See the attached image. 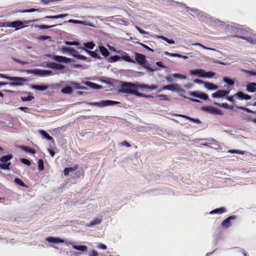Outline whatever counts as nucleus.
I'll return each mask as SVG.
<instances>
[{
	"mask_svg": "<svg viewBox=\"0 0 256 256\" xmlns=\"http://www.w3.org/2000/svg\"><path fill=\"white\" fill-rule=\"evenodd\" d=\"M121 92L123 93L134 94L140 97L150 98V96L145 95L143 93L139 92L137 91L138 88H148L150 90H156L158 86L152 85L149 86L146 84H142L136 82L132 83L130 82H122L120 85Z\"/></svg>",
	"mask_w": 256,
	"mask_h": 256,
	"instance_id": "f257e3e1",
	"label": "nucleus"
},
{
	"mask_svg": "<svg viewBox=\"0 0 256 256\" xmlns=\"http://www.w3.org/2000/svg\"><path fill=\"white\" fill-rule=\"evenodd\" d=\"M0 78L14 81L9 82V85L11 86H21L23 82L27 81L26 79L24 78L10 76L2 74H0Z\"/></svg>",
	"mask_w": 256,
	"mask_h": 256,
	"instance_id": "f03ea898",
	"label": "nucleus"
},
{
	"mask_svg": "<svg viewBox=\"0 0 256 256\" xmlns=\"http://www.w3.org/2000/svg\"><path fill=\"white\" fill-rule=\"evenodd\" d=\"M164 90H172V92H177L180 94L185 92V90L184 89L182 88L180 86L176 84L164 86L162 88H161L158 91L160 92Z\"/></svg>",
	"mask_w": 256,
	"mask_h": 256,
	"instance_id": "7ed1b4c3",
	"label": "nucleus"
},
{
	"mask_svg": "<svg viewBox=\"0 0 256 256\" xmlns=\"http://www.w3.org/2000/svg\"><path fill=\"white\" fill-rule=\"evenodd\" d=\"M26 72L28 74H32L36 75H38L40 76H44L46 75H50L52 74V72L50 70H39V69H35L32 70H28Z\"/></svg>",
	"mask_w": 256,
	"mask_h": 256,
	"instance_id": "20e7f679",
	"label": "nucleus"
},
{
	"mask_svg": "<svg viewBox=\"0 0 256 256\" xmlns=\"http://www.w3.org/2000/svg\"><path fill=\"white\" fill-rule=\"evenodd\" d=\"M202 110L206 111L210 114H214L217 115H222V112L217 108L211 106H204L202 108Z\"/></svg>",
	"mask_w": 256,
	"mask_h": 256,
	"instance_id": "39448f33",
	"label": "nucleus"
},
{
	"mask_svg": "<svg viewBox=\"0 0 256 256\" xmlns=\"http://www.w3.org/2000/svg\"><path fill=\"white\" fill-rule=\"evenodd\" d=\"M6 26L7 27L16 28V30H18L26 26L24 25V22L20 20L6 22Z\"/></svg>",
	"mask_w": 256,
	"mask_h": 256,
	"instance_id": "423d86ee",
	"label": "nucleus"
},
{
	"mask_svg": "<svg viewBox=\"0 0 256 256\" xmlns=\"http://www.w3.org/2000/svg\"><path fill=\"white\" fill-rule=\"evenodd\" d=\"M135 62H136L138 64L142 66L144 65L146 62V56L138 52H135Z\"/></svg>",
	"mask_w": 256,
	"mask_h": 256,
	"instance_id": "0eeeda50",
	"label": "nucleus"
},
{
	"mask_svg": "<svg viewBox=\"0 0 256 256\" xmlns=\"http://www.w3.org/2000/svg\"><path fill=\"white\" fill-rule=\"evenodd\" d=\"M229 91L225 90H218L216 92L212 94L213 98H223L228 94Z\"/></svg>",
	"mask_w": 256,
	"mask_h": 256,
	"instance_id": "6e6552de",
	"label": "nucleus"
},
{
	"mask_svg": "<svg viewBox=\"0 0 256 256\" xmlns=\"http://www.w3.org/2000/svg\"><path fill=\"white\" fill-rule=\"evenodd\" d=\"M236 218V217L234 216H228V218H226L222 222L221 224L222 226L226 228L229 227L231 225L230 220H234Z\"/></svg>",
	"mask_w": 256,
	"mask_h": 256,
	"instance_id": "1a4fd4ad",
	"label": "nucleus"
},
{
	"mask_svg": "<svg viewBox=\"0 0 256 256\" xmlns=\"http://www.w3.org/2000/svg\"><path fill=\"white\" fill-rule=\"evenodd\" d=\"M62 50L64 52H68L74 58H76V56H78V52L75 49L72 48L64 47L62 48Z\"/></svg>",
	"mask_w": 256,
	"mask_h": 256,
	"instance_id": "9d476101",
	"label": "nucleus"
},
{
	"mask_svg": "<svg viewBox=\"0 0 256 256\" xmlns=\"http://www.w3.org/2000/svg\"><path fill=\"white\" fill-rule=\"evenodd\" d=\"M46 240L49 242L54 243H64V240L59 238H54L52 236H48L46 238Z\"/></svg>",
	"mask_w": 256,
	"mask_h": 256,
	"instance_id": "9b49d317",
	"label": "nucleus"
},
{
	"mask_svg": "<svg viewBox=\"0 0 256 256\" xmlns=\"http://www.w3.org/2000/svg\"><path fill=\"white\" fill-rule=\"evenodd\" d=\"M82 50L86 52L88 54L94 58H96L98 59L101 58V57L98 54L96 51H91L90 50L84 47L80 48Z\"/></svg>",
	"mask_w": 256,
	"mask_h": 256,
	"instance_id": "f8f14e48",
	"label": "nucleus"
},
{
	"mask_svg": "<svg viewBox=\"0 0 256 256\" xmlns=\"http://www.w3.org/2000/svg\"><path fill=\"white\" fill-rule=\"evenodd\" d=\"M246 90L250 92H256V83L250 82L246 85Z\"/></svg>",
	"mask_w": 256,
	"mask_h": 256,
	"instance_id": "ddd939ff",
	"label": "nucleus"
},
{
	"mask_svg": "<svg viewBox=\"0 0 256 256\" xmlns=\"http://www.w3.org/2000/svg\"><path fill=\"white\" fill-rule=\"evenodd\" d=\"M234 96H236L241 100H248L251 98V96L248 94H245L242 92H239L236 93Z\"/></svg>",
	"mask_w": 256,
	"mask_h": 256,
	"instance_id": "4468645a",
	"label": "nucleus"
},
{
	"mask_svg": "<svg viewBox=\"0 0 256 256\" xmlns=\"http://www.w3.org/2000/svg\"><path fill=\"white\" fill-rule=\"evenodd\" d=\"M175 116H180V117L185 118L186 120H190L191 122H195L196 124H200L201 123V122L198 118L195 119V118H190V117L188 116H186V115H183V114H175Z\"/></svg>",
	"mask_w": 256,
	"mask_h": 256,
	"instance_id": "2eb2a0df",
	"label": "nucleus"
},
{
	"mask_svg": "<svg viewBox=\"0 0 256 256\" xmlns=\"http://www.w3.org/2000/svg\"><path fill=\"white\" fill-rule=\"evenodd\" d=\"M40 134L48 140L51 141L52 142H54V140L52 137L50 136L46 131L44 130H40Z\"/></svg>",
	"mask_w": 256,
	"mask_h": 256,
	"instance_id": "dca6fc26",
	"label": "nucleus"
},
{
	"mask_svg": "<svg viewBox=\"0 0 256 256\" xmlns=\"http://www.w3.org/2000/svg\"><path fill=\"white\" fill-rule=\"evenodd\" d=\"M102 219L100 218H96L94 219L92 221H91L90 223L86 224V226L88 227L92 226L94 225L100 224L102 222Z\"/></svg>",
	"mask_w": 256,
	"mask_h": 256,
	"instance_id": "f3484780",
	"label": "nucleus"
},
{
	"mask_svg": "<svg viewBox=\"0 0 256 256\" xmlns=\"http://www.w3.org/2000/svg\"><path fill=\"white\" fill-rule=\"evenodd\" d=\"M120 59L131 63H135V60L131 58L130 56L125 52H124V55L120 56Z\"/></svg>",
	"mask_w": 256,
	"mask_h": 256,
	"instance_id": "a211bd4d",
	"label": "nucleus"
},
{
	"mask_svg": "<svg viewBox=\"0 0 256 256\" xmlns=\"http://www.w3.org/2000/svg\"><path fill=\"white\" fill-rule=\"evenodd\" d=\"M68 16V14H60L56 16H45V18L46 19H58V18H64Z\"/></svg>",
	"mask_w": 256,
	"mask_h": 256,
	"instance_id": "6ab92c4d",
	"label": "nucleus"
},
{
	"mask_svg": "<svg viewBox=\"0 0 256 256\" xmlns=\"http://www.w3.org/2000/svg\"><path fill=\"white\" fill-rule=\"evenodd\" d=\"M204 86H205L206 88L209 90H216L218 88V86L216 85L207 82H204Z\"/></svg>",
	"mask_w": 256,
	"mask_h": 256,
	"instance_id": "aec40b11",
	"label": "nucleus"
},
{
	"mask_svg": "<svg viewBox=\"0 0 256 256\" xmlns=\"http://www.w3.org/2000/svg\"><path fill=\"white\" fill-rule=\"evenodd\" d=\"M226 212V209L224 208H218L214 209L211 212H210V214H222Z\"/></svg>",
	"mask_w": 256,
	"mask_h": 256,
	"instance_id": "412c9836",
	"label": "nucleus"
},
{
	"mask_svg": "<svg viewBox=\"0 0 256 256\" xmlns=\"http://www.w3.org/2000/svg\"><path fill=\"white\" fill-rule=\"evenodd\" d=\"M99 49L101 54L104 57H106L109 55L108 50L104 46H100Z\"/></svg>",
	"mask_w": 256,
	"mask_h": 256,
	"instance_id": "4be33fe9",
	"label": "nucleus"
},
{
	"mask_svg": "<svg viewBox=\"0 0 256 256\" xmlns=\"http://www.w3.org/2000/svg\"><path fill=\"white\" fill-rule=\"evenodd\" d=\"M72 248L76 250L82 251V252H86L88 250V247L86 246H76L73 244L72 246Z\"/></svg>",
	"mask_w": 256,
	"mask_h": 256,
	"instance_id": "5701e85b",
	"label": "nucleus"
},
{
	"mask_svg": "<svg viewBox=\"0 0 256 256\" xmlns=\"http://www.w3.org/2000/svg\"><path fill=\"white\" fill-rule=\"evenodd\" d=\"M12 158V154H8L6 156H2L0 158V161L2 163H6L8 160Z\"/></svg>",
	"mask_w": 256,
	"mask_h": 256,
	"instance_id": "b1692460",
	"label": "nucleus"
},
{
	"mask_svg": "<svg viewBox=\"0 0 256 256\" xmlns=\"http://www.w3.org/2000/svg\"><path fill=\"white\" fill-rule=\"evenodd\" d=\"M20 148L26 152H29L33 154L36 153V151L34 149L31 148L28 146H20Z\"/></svg>",
	"mask_w": 256,
	"mask_h": 256,
	"instance_id": "393cba45",
	"label": "nucleus"
},
{
	"mask_svg": "<svg viewBox=\"0 0 256 256\" xmlns=\"http://www.w3.org/2000/svg\"><path fill=\"white\" fill-rule=\"evenodd\" d=\"M203 70H191L190 71V74L192 75H198L199 76L202 78V74H203Z\"/></svg>",
	"mask_w": 256,
	"mask_h": 256,
	"instance_id": "a878e982",
	"label": "nucleus"
},
{
	"mask_svg": "<svg viewBox=\"0 0 256 256\" xmlns=\"http://www.w3.org/2000/svg\"><path fill=\"white\" fill-rule=\"evenodd\" d=\"M214 104L216 106H218L220 107L224 108L226 109H230V110H232L233 106H229L228 104L227 103H222V104H218V102H214Z\"/></svg>",
	"mask_w": 256,
	"mask_h": 256,
	"instance_id": "bb28decb",
	"label": "nucleus"
},
{
	"mask_svg": "<svg viewBox=\"0 0 256 256\" xmlns=\"http://www.w3.org/2000/svg\"><path fill=\"white\" fill-rule=\"evenodd\" d=\"M32 88L38 90H44L48 88V86L43 85H33Z\"/></svg>",
	"mask_w": 256,
	"mask_h": 256,
	"instance_id": "cd10ccee",
	"label": "nucleus"
},
{
	"mask_svg": "<svg viewBox=\"0 0 256 256\" xmlns=\"http://www.w3.org/2000/svg\"><path fill=\"white\" fill-rule=\"evenodd\" d=\"M88 105L96 106L98 107H104V100H102L100 102H88Z\"/></svg>",
	"mask_w": 256,
	"mask_h": 256,
	"instance_id": "c85d7f7f",
	"label": "nucleus"
},
{
	"mask_svg": "<svg viewBox=\"0 0 256 256\" xmlns=\"http://www.w3.org/2000/svg\"><path fill=\"white\" fill-rule=\"evenodd\" d=\"M194 97L198 98L204 100H209L208 96L207 94L205 93L200 92L198 95H194Z\"/></svg>",
	"mask_w": 256,
	"mask_h": 256,
	"instance_id": "c756f323",
	"label": "nucleus"
},
{
	"mask_svg": "<svg viewBox=\"0 0 256 256\" xmlns=\"http://www.w3.org/2000/svg\"><path fill=\"white\" fill-rule=\"evenodd\" d=\"M72 89L70 86H66L61 90V92L63 94H70L72 92Z\"/></svg>",
	"mask_w": 256,
	"mask_h": 256,
	"instance_id": "7c9ffc66",
	"label": "nucleus"
},
{
	"mask_svg": "<svg viewBox=\"0 0 256 256\" xmlns=\"http://www.w3.org/2000/svg\"><path fill=\"white\" fill-rule=\"evenodd\" d=\"M14 182L18 184L24 188H27L28 186L20 178H15L14 180Z\"/></svg>",
	"mask_w": 256,
	"mask_h": 256,
	"instance_id": "2f4dec72",
	"label": "nucleus"
},
{
	"mask_svg": "<svg viewBox=\"0 0 256 256\" xmlns=\"http://www.w3.org/2000/svg\"><path fill=\"white\" fill-rule=\"evenodd\" d=\"M84 45L86 48L90 50H92L95 46V44L92 42L84 43Z\"/></svg>",
	"mask_w": 256,
	"mask_h": 256,
	"instance_id": "473e14b6",
	"label": "nucleus"
},
{
	"mask_svg": "<svg viewBox=\"0 0 256 256\" xmlns=\"http://www.w3.org/2000/svg\"><path fill=\"white\" fill-rule=\"evenodd\" d=\"M120 60V56H112L108 58V62H114Z\"/></svg>",
	"mask_w": 256,
	"mask_h": 256,
	"instance_id": "72a5a7b5",
	"label": "nucleus"
},
{
	"mask_svg": "<svg viewBox=\"0 0 256 256\" xmlns=\"http://www.w3.org/2000/svg\"><path fill=\"white\" fill-rule=\"evenodd\" d=\"M240 38L244 40H246L247 42H248L254 44L256 43V38H254L251 37H244V36H240Z\"/></svg>",
	"mask_w": 256,
	"mask_h": 256,
	"instance_id": "f704fd0d",
	"label": "nucleus"
},
{
	"mask_svg": "<svg viewBox=\"0 0 256 256\" xmlns=\"http://www.w3.org/2000/svg\"><path fill=\"white\" fill-rule=\"evenodd\" d=\"M215 74V73L212 72H206L204 70L203 71V74L202 76V78L207 77V78H212Z\"/></svg>",
	"mask_w": 256,
	"mask_h": 256,
	"instance_id": "c9c22d12",
	"label": "nucleus"
},
{
	"mask_svg": "<svg viewBox=\"0 0 256 256\" xmlns=\"http://www.w3.org/2000/svg\"><path fill=\"white\" fill-rule=\"evenodd\" d=\"M104 106H108L115 105V104H118L119 102H118L116 101L110 100H104Z\"/></svg>",
	"mask_w": 256,
	"mask_h": 256,
	"instance_id": "e433bc0d",
	"label": "nucleus"
},
{
	"mask_svg": "<svg viewBox=\"0 0 256 256\" xmlns=\"http://www.w3.org/2000/svg\"><path fill=\"white\" fill-rule=\"evenodd\" d=\"M236 108L238 109H240V110H243L244 111H246L248 112H249V113H252V114H256V112L254 111H252L250 110L249 108H246L245 107H244V106H236Z\"/></svg>",
	"mask_w": 256,
	"mask_h": 256,
	"instance_id": "4c0bfd02",
	"label": "nucleus"
},
{
	"mask_svg": "<svg viewBox=\"0 0 256 256\" xmlns=\"http://www.w3.org/2000/svg\"><path fill=\"white\" fill-rule=\"evenodd\" d=\"M54 60L56 62H64V60L65 59L64 56H54Z\"/></svg>",
	"mask_w": 256,
	"mask_h": 256,
	"instance_id": "58836bf2",
	"label": "nucleus"
},
{
	"mask_svg": "<svg viewBox=\"0 0 256 256\" xmlns=\"http://www.w3.org/2000/svg\"><path fill=\"white\" fill-rule=\"evenodd\" d=\"M159 38H161L162 40H165L168 44H174V41L172 39H168L167 38H166L164 36H160Z\"/></svg>",
	"mask_w": 256,
	"mask_h": 256,
	"instance_id": "ea45409f",
	"label": "nucleus"
},
{
	"mask_svg": "<svg viewBox=\"0 0 256 256\" xmlns=\"http://www.w3.org/2000/svg\"><path fill=\"white\" fill-rule=\"evenodd\" d=\"M38 168L40 171H42L44 170V161L42 159H39L38 161Z\"/></svg>",
	"mask_w": 256,
	"mask_h": 256,
	"instance_id": "a19ab883",
	"label": "nucleus"
},
{
	"mask_svg": "<svg viewBox=\"0 0 256 256\" xmlns=\"http://www.w3.org/2000/svg\"><path fill=\"white\" fill-rule=\"evenodd\" d=\"M10 164H11L10 162H8L7 164H6V163L0 164V168H1L2 169H4V170H8L10 169Z\"/></svg>",
	"mask_w": 256,
	"mask_h": 256,
	"instance_id": "79ce46f5",
	"label": "nucleus"
},
{
	"mask_svg": "<svg viewBox=\"0 0 256 256\" xmlns=\"http://www.w3.org/2000/svg\"><path fill=\"white\" fill-rule=\"evenodd\" d=\"M34 98V96L28 95V96H22L20 98L22 102L30 101Z\"/></svg>",
	"mask_w": 256,
	"mask_h": 256,
	"instance_id": "37998d69",
	"label": "nucleus"
},
{
	"mask_svg": "<svg viewBox=\"0 0 256 256\" xmlns=\"http://www.w3.org/2000/svg\"><path fill=\"white\" fill-rule=\"evenodd\" d=\"M56 24L52 25V26H48V25H44V24H42L38 26H37L40 28V29L43 30V29H48L50 28L54 27L56 26Z\"/></svg>",
	"mask_w": 256,
	"mask_h": 256,
	"instance_id": "c03bdc74",
	"label": "nucleus"
},
{
	"mask_svg": "<svg viewBox=\"0 0 256 256\" xmlns=\"http://www.w3.org/2000/svg\"><path fill=\"white\" fill-rule=\"evenodd\" d=\"M228 152L230 154H244V151H242V150H229L228 151Z\"/></svg>",
	"mask_w": 256,
	"mask_h": 256,
	"instance_id": "a18cd8bd",
	"label": "nucleus"
},
{
	"mask_svg": "<svg viewBox=\"0 0 256 256\" xmlns=\"http://www.w3.org/2000/svg\"><path fill=\"white\" fill-rule=\"evenodd\" d=\"M72 86L76 89H81L82 90L84 88L82 86H80L79 84L77 82H72L71 83Z\"/></svg>",
	"mask_w": 256,
	"mask_h": 256,
	"instance_id": "49530a36",
	"label": "nucleus"
},
{
	"mask_svg": "<svg viewBox=\"0 0 256 256\" xmlns=\"http://www.w3.org/2000/svg\"><path fill=\"white\" fill-rule=\"evenodd\" d=\"M173 77L176 78H179L180 79H186V76L185 75L181 74H174L172 75Z\"/></svg>",
	"mask_w": 256,
	"mask_h": 256,
	"instance_id": "de8ad7c7",
	"label": "nucleus"
},
{
	"mask_svg": "<svg viewBox=\"0 0 256 256\" xmlns=\"http://www.w3.org/2000/svg\"><path fill=\"white\" fill-rule=\"evenodd\" d=\"M223 80L224 82L227 83L228 85L231 86V85H233L234 84V82L232 80H230L226 77H224L223 78Z\"/></svg>",
	"mask_w": 256,
	"mask_h": 256,
	"instance_id": "09e8293b",
	"label": "nucleus"
},
{
	"mask_svg": "<svg viewBox=\"0 0 256 256\" xmlns=\"http://www.w3.org/2000/svg\"><path fill=\"white\" fill-rule=\"evenodd\" d=\"M87 84L88 86H89L94 88H100V86H99L96 84H94V82H88Z\"/></svg>",
	"mask_w": 256,
	"mask_h": 256,
	"instance_id": "8fccbe9b",
	"label": "nucleus"
},
{
	"mask_svg": "<svg viewBox=\"0 0 256 256\" xmlns=\"http://www.w3.org/2000/svg\"><path fill=\"white\" fill-rule=\"evenodd\" d=\"M38 39L40 40H50L52 39V38L50 36H40Z\"/></svg>",
	"mask_w": 256,
	"mask_h": 256,
	"instance_id": "3c124183",
	"label": "nucleus"
},
{
	"mask_svg": "<svg viewBox=\"0 0 256 256\" xmlns=\"http://www.w3.org/2000/svg\"><path fill=\"white\" fill-rule=\"evenodd\" d=\"M20 161L22 164H25L28 166H30L32 164L30 160L24 158H22Z\"/></svg>",
	"mask_w": 256,
	"mask_h": 256,
	"instance_id": "603ef678",
	"label": "nucleus"
},
{
	"mask_svg": "<svg viewBox=\"0 0 256 256\" xmlns=\"http://www.w3.org/2000/svg\"><path fill=\"white\" fill-rule=\"evenodd\" d=\"M158 97L159 98L160 100H169L170 99L168 98L167 96L165 94H160L158 96Z\"/></svg>",
	"mask_w": 256,
	"mask_h": 256,
	"instance_id": "864d4df0",
	"label": "nucleus"
},
{
	"mask_svg": "<svg viewBox=\"0 0 256 256\" xmlns=\"http://www.w3.org/2000/svg\"><path fill=\"white\" fill-rule=\"evenodd\" d=\"M66 44L70 46H78L80 43L78 42H66Z\"/></svg>",
	"mask_w": 256,
	"mask_h": 256,
	"instance_id": "5fc2aeb1",
	"label": "nucleus"
},
{
	"mask_svg": "<svg viewBox=\"0 0 256 256\" xmlns=\"http://www.w3.org/2000/svg\"><path fill=\"white\" fill-rule=\"evenodd\" d=\"M242 71L244 73L249 74L252 76H256V72L254 71L248 70H242Z\"/></svg>",
	"mask_w": 256,
	"mask_h": 256,
	"instance_id": "6e6d98bb",
	"label": "nucleus"
},
{
	"mask_svg": "<svg viewBox=\"0 0 256 256\" xmlns=\"http://www.w3.org/2000/svg\"><path fill=\"white\" fill-rule=\"evenodd\" d=\"M68 22L73 23V24H82V21L78 20H72V19L69 20H68Z\"/></svg>",
	"mask_w": 256,
	"mask_h": 256,
	"instance_id": "4d7b16f0",
	"label": "nucleus"
},
{
	"mask_svg": "<svg viewBox=\"0 0 256 256\" xmlns=\"http://www.w3.org/2000/svg\"><path fill=\"white\" fill-rule=\"evenodd\" d=\"M76 58L77 59H78V60H86L87 59V58L86 56H82V55H80V54H78V56H76Z\"/></svg>",
	"mask_w": 256,
	"mask_h": 256,
	"instance_id": "13d9d810",
	"label": "nucleus"
},
{
	"mask_svg": "<svg viewBox=\"0 0 256 256\" xmlns=\"http://www.w3.org/2000/svg\"><path fill=\"white\" fill-rule=\"evenodd\" d=\"M64 68V66L61 64L56 63L54 69L62 70Z\"/></svg>",
	"mask_w": 256,
	"mask_h": 256,
	"instance_id": "bf43d9fd",
	"label": "nucleus"
},
{
	"mask_svg": "<svg viewBox=\"0 0 256 256\" xmlns=\"http://www.w3.org/2000/svg\"><path fill=\"white\" fill-rule=\"evenodd\" d=\"M120 145H122V146H126L127 147L131 146L130 144L126 140H124V141L120 143Z\"/></svg>",
	"mask_w": 256,
	"mask_h": 256,
	"instance_id": "052dcab7",
	"label": "nucleus"
},
{
	"mask_svg": "<svg viewBox=\"0 0 256 256\" xmlns=\"http://www.w3.org/2000/svg\"><path fill=\"white\" fill-rule=\"evenodd\" d=\"M37 10L36 9H35V8H30V10H24L22 11H21V12H36V11Z\"/></svg>",
	"mask_w": 256,
	"mask_h": 256,
	"instance_id": "680f3d73",
	"label": "nucleus"
},
{
	"mask_svg": "<svg viewBox=\"0 0 256 256\" xmlns=\"http://www.w3.org/2000/svg\"><path fill=\"white\" fill-rule=\"evenodd\" d=\"M256 119V118H251V116H246V117L244 118L245 120H246L247 121H252V122H254V123H255L254 120Z\"/></svg>",
	"mask_w": 256,
	"mask_h": 256,
	"instance_id": "e2e57ef3",
	"label": "nucleus"
},
{
	"mask_svg": "<svg viewBox=\"0 0 256 256\" xmlns=\"http://www.w3.org/2000/svg\"><path fill=\"white\" fill-rule=\"evenodd\" d=\"M164 54L166 55V56H172V57H176V53H170L168 52H164Z\"/></svg>",
	"mask_w": 256,
	"mask_h": 256,
	"instance_id": "0e129e2a",
	"label": "nucleus"
},
{
	"mask_svg": "<svg viewBox=\"0 0 256 256\" xmlns=\"http://www.w3.org/2000/svg\"><path fill=\"white\" fill-rule=\"evenodd\" d=\"M136 28L138 30L140 33L141 34H148V33L139 28L138 26H136Z\"/></svg>",
	"mask_w": 256,
	"mask_h": 256,
	"instance_id": "69168bd1",
	"label": "nucleus"
},
{
	"mask_svg": "<svg viewBox=\"0 0 256 256\" xmlns=\"http://www.w3.org/2000/svg\"><path fill=\"white\" fill-rule=\"evenodd\" d=\"M156 65L162 68H165L166 66L164 65L163 63L161 62H158L156 63Z\"/></svg>",
	"mask_w": 256,
	"mask_h": 256,
	"instance_id": "338daca9",
	"label": "nucleus"
},
{
	"mask_svg": "<svg viewBox=\"0 0 256 256\" xmlns=\"http://www.w3.org/2000/svg\"><path fill=\"white\" fill-rule=\"evenodd\" d=\"M98 252L94 250L90 253L89 256H98Z\"/></svg>",
	"mask_w": 256,
	"mask_h": 256,
	"instance_id": "774afa93",
	"label": "nucleus"
}]
</instances>
